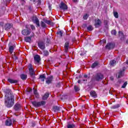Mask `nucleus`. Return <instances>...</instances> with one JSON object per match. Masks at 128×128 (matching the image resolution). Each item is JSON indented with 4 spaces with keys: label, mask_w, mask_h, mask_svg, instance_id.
<instances>
[{
    "label": "nucleus",
    "mask_w": 128,
    "mask_h": 128,
    "mask_svg": "<svg viewBox=\"0 0 128 128\" xmlns=\"http://www.w3.org/2000/svg\"><path fill=\"white\" fill-rule=\"evenodd\" d=\"M4 104L7 108H12L14 104V96L12 94L10 90L6 89L4 91Z\"/></svg>",
    "instance_id": "nucleus-1"
},
{
    "label": "nucleus",
    "mask_w": 128,
    "mask_h": 128,
    "mask_svg": "<svg viewBox=\"0 0 128 128\" xmlns=\"http://www.w3.org/2000/svg\"><path fill=\"white\" fill-rule=\"evenodd\" d=\"M32 104H33L34 106L40 107L41 106H44V104H46V102L41 101L40 102H36L34 101L32 102Z\"/></svg>",
    "instance_id": "nucleus-2"
},
{
    "label": "nucleus",
    "mask_w": 128,
    "mask_h": 128,
    "mask_svg": "<svg viewBox=\"0 0 128 128\" xmlns=\"http://www.w3.org/2000/svg\"><path fill=\"white\" fill-rule=\"evenodd\" d=\"M32 20L34 24H36V26H40V20H38V17H36V16H33Z\"/></svg>",
    "instance_id": "nucleus-3"
},
{
    "label": "nucleus",
    "mask_w": 128,
    "mask_h": 128,
    "mask_svg": "<svg viewBox=\"0 0 128 128\" xmlns=\"http://www.w3.org/2000/svg\"><path fill=\"white\" fill-rule=\"evenodd\" d=\"M60 10H68V6L66 4H64V2H61L59 6Z\"/></svg>",
    "instance_id": "nucleus-4"
},
{
    "label": "nucleus",
    "mask_w": 128,
    "mask_h": 128,
    "mask_svg": "<svg viewBox=\"0 0 128 128\" xmlns=\"http://www.w3.org/2000/svg\"><path fill=\"white\" fill-rule=\"evenodd\" d=\"M95 23L94 26L96 28H98L99 26H100V24H102V21L100 20L98 18L95 19Z\"/></svg>",
    "instance_id": "nucleus-5"
},
{
    "label": "nucleus",
    "mask_w": 128,
    "mask_h": 128,
    "mask_svg": "<svg viewBox=\"0 0 128 128\" xmlns=\"http://www.w3.org/2000/svg\"><path fill=\"white\" fill-rule=\"evenodd\" d=\"M28 68L30 76H34V70L32 65V64H29Z\"/></svg>",
    "instance_id": "nucleus-6"
},
{
    "label": "nucleus",
    "mask_w": 128,
    "mask_h": 128,
    "mask_svg": "<svg viewBox=\"0 0 128 128\" xmlns=\"http://www.w3.org/2000/svg\"><path fill=\"white\" fill-rule=\"evenodd\" d=\"M106 48H108V50H112L114 48V44H112V43H108L106 44Z\"/></svg>",
    "instance_id": "nucleus-7"
},
{
    "label": "nucleus",
    "mask_w": 128,
    "mask_h": 128,
    "mask_svg": "<svg viewBox=\"0 0 128 128\" xmlns=\"http://www.w3.org/2000/svg\"><path fill=\"white\" fill-rule=\"evenodd\" d=\"M30 34V30L26 29L22 31V34H24V36H28Z\"/></svg>",
    "instance_id": "nucleus-8"
},
{
    "label": "nucleus",
    "mask_w": 128,
    "mask_h": 128,
    "mask_svg": "<svg viewBox=\"0 0 128 128\" xmlns=\"http://www.w3.org/2000/svg\"><path fill=\"white\" fill-rule=\"evenodd\" d=\"M102 78H104V76L101 74H98L96 78V80H102Z\"/></svg>",
    "instance_id": "nucleus-9"
},
{
    "label": "nucleus",
    "mask_w": 128,
    "mask_h": 128,
    "mask_svg": "<svg viewBox=\"0 0 128 128\" xmlns=\"http://www.w3.org/2000/svg\"><path fill=\"white\" fill-rule=\"evenodd\" d=\"M52 80H54V76H51L49 78H48L46 80V82L48 84H52Z\"/></svg>",
    "instance_id": "nucleus-10"
},
{
    "label": "nucleus",
    "mask_w": 128,
    "mask_h": 128,
    "mask_svg": "<svg viewBox=\"0 0 128 128\" xmlns=\"http://www.w3.org/2000/svg\"><path fill=\"white\" fill-rule=\"evenodd\" d=\"M6 126H10L12 124V120L8 118L6 120L5 122Z\"/></svg>",
    "instance_id": "nucleus-11"
},
{
    "label": "nucleus",
    "mask_w": 128,
    "mask_h": 128,
    "mask_svg": "<svg viewBox=\"0 0 128 128\" xmlns=\"http://www.w3.org/2000/svg\"><path fill=\"white\" fill-rule=\"evenodd\" d=\"M12 28V25L10 24H6L4 26L6 30H8Z\"/></svg>",
    "instance_id": "nucleus-12"
},
{
    "label": "nucleus",
    "mask_w": 128,
    "mask_h": 128,
    "mask_svg": "<svg viewBox=\"0 0 128 128\" xmlns=\"http://www.w3.org/2000/svg\"><path fill=\"white\" fill-rule=\"evenodd\" d=\"M8 82H9L10 84H18V80H16L12 78H8Z\"/></svg>",
    "instance_id": "nucleus-13"
},
{
    "label": "nucleus",
    "mask_w": 128,
    "mask_h": 128,
    "mask_svg": "<svg viewBox=\"0 0 128 128\" xmlns=\"http://www.w3.org/2000/svg\"><path fill=\"white\" fill-rule=\"evenodd\" d=\"M70 46V43H69L68 42H66L65 43V45H64V48L65 52H67L68 50V46Z\"/></svg>",
    "instance_id": "nucleus-14"
},
{
    "label": "nucleus",
    "mask_w": 128,
    "mask_h": 128,
    "mask_svg": "<svg viewBox=\"0 0 128 128\" xmlns=\"http://www.w3.org/2000/svg\"><path fill=\"white\" fill-rule=\"evenodd\" d=\"M34 59L37 62H40V57L38 55H36L34 56Z\"/></svg>",
    "instance_id": "nucleus-15"
},
{
    "label": "nucleus",
    "mask_w": 128,
    "mask_h": 128,
    "mask_svg": "<svg viewBox=\"0 0 128 128\" xmlns=\"http://www.w3.org/2000/svg\"><path fill=\"white\" fill-rule=\"evenodd\" d=\"M14 108L16 110H18L20 108V104H16L14 106Z\"/></svg>",
    "instance_id": "nucleus-16"
},
{
    "label": "nucleus",
    "mask_w": 128,
    "mask_h": 128,
    "mask_svg": "<svg viewBox=\"0 0 128 128\" xmlns=\"http://www.w3.org/2000/svg\"><path fill=\"white\" fill-rule=\"evenodd\" d=\"M38 46L41 50H44V48H46L44 46V44L42 42L38 43Z\"/></svg>",
    "instance_id": "nucleus-17"
},
{
    "label": "nucleus",
    "mask_w": 128,
    "mask_h": 128,
    "mask_svg": "<svg viewBox=\"0 0 128 128\" xmlns=\"http://www.w3.org/2000/svg\"><path fill=\"white\" fill-rule=\"evenodd\" d=\"M14 46H10L9 48V52L10 54L14 52Z\"/></svg>",
    "instance_id": "nucleus-18"
},
{
    "label": "nucleus",
    "mask_w": 128,
    "mask_h": 128,
    "mask_svg": "<svg viewBox=\"0 0 128 128\" xmlns=\"http://www.w3.org/2000/svg\"><path fill=\"white\" fill-rule=\"evenodd\" d=\"M90 94L91 96H92L93 98H96V92L94 91H92L90 92Z\"/></svg>",
    "instance_id": "nucleus-19"
},
{
    "label": "nucleus",
    "mask_w": 128,
    "mask_h": 128,
    "mask_svg": "<svg viewBox=\"0 0 128 128\" xmlns=\"http://www.w3.org/2000/svg\"><path fill=\"white\" fill-rule=\"evenodd\" d=\"M40 78L42 82H44V80H46V75L44 74L42 75H40Z\"/></svg>",
    "instance_id": "nucleus-20"
},
{
    "label": "nucleus",
    "mask_w": 128,
    "mask_h": 128,
    "mask_svg": "<svg viewBox=\"0 0 128 128\" xmlns=\"http://www.w3.org/2000/svg\"><path fill=\"white\" fill-rule=\"evenodd\" d=\"M49 96H50V94L48 93L45 94L44 95L42 98V100H47Z\"/></svg>",
    "instance_id": "nucleus-21"
},
{
    "label": "nucleus",
    "mask_w": 128,
    "mask_h": 128,
    "mask_svg": "<svg viewBox=\"0 0 128 128\" xmlns=\"http://www.w3.org/2000/svg\"><path fill=\"white\" fill-rule=\"evenodd\" d=\"M43 20L44 22H46V24H52V22L50 20L44 19Z\"/></svg>",
    "instance_id": "nucleus-22"
},
{
    "label": "nucleus",
    "mask_w": 128,
    "mask_h": 128,
    "mask_svg": "<svg viewBox=\"0 0 128 128\" xmlns=\"http://www.w3.org/2000/svg\"><path fill=\"white\" fill-rule=\"evenodd\" d=\"M113 14L114 18H118V12L114 11Z\"/></svg>",
    "instance_id": "nucleus-23"
},
{
    "label": "nucleus",
    "mask_w": 128,
    "mask_h": 128,
    "mask_svg": "<svg viewBox=\"0 0 128 128\" xmlns=\"http://www.w3.org/2000/svg\"><path fill=\"white\" fill-rule=\"evenodd\" d=\"M116 64V60H112L110 62V64L112 66H115Z\"/></svg>",
    "instance_id": "nucleus-24"
},
{
    "label": "nucleus",
    "mask_w": 128,
    "mask_h": 128,
    "mask_svg": "<svg viewBox=\"0 0 128 128\" xmlns=\"http://www.w3.org/2000/svg\"><path fill=\"white\" fill-rule=\"evenodd\" d=\"M26 78H27V76L26 74H22L20 76V78H22V80H26Z\"/></svg>",
    "instance_id": "nucleus-25"
},
{
    "label": "nucleus",
    "mask_w": 128,
    "mask_h": 128,
    "mask_svg": "<svg viewBox=\"0 0 128 128\" xmlns=\"http://www.w3.org/2000/svg\"><path fill=\"white\" fill-rule=\"evenodd\" d=\"M118 34L120 38H124V33H122V32L119 31Z\"/></svg>",
    "instance_id": "nucleus-26"
},
{
    "label": "nucleus",
    "mask_w": 128,
    "mask_h": 128,
    "mask_svg": "<svg viewBox=\"0 0 128 128\" xmlns=\"http://www.w3.org/2000/svg\"><path fill=\"white\" fill-rule=\"evenodd\" d=\"M98 66V62H95L94 64H93L92 66V68H94L96 66Z\"/></svg>",
    "instance_id": "nucleus-27"
},
{
    "label": "nucleus",
    "mask_w": 128,
    "mask_h": 128,
    "mask_svg": "<svg viewBox=\"0 0 128 128\" xmlns=\"http://www.w3.org/2000/svg\"><path fill=\"white\" fill-rule=\"evenodd\" d=\"M74 124H68L66 128H74Z\"/></svg>",
    "instance_id": "nucleus-28"
},
{
    "label": "nucleus",
    "mask_w": 128,
    "mask_h": 128,
    "mask_svg": "<svg viewBox=\"0 0 128 128\" xmlns=\"http://www.w3.org/2000/svg\"><path fill=\"white\" fill-rule=\"evenodd\" d=\"M87 30H89L90 32H92V30H94V28H92V26H89L87 28Z\"/></svg>",
    "instance_id": "nucleus-29"
},
{
    "label": "nucleus",
    "mask_w": 128,
    "mask_h": 128,
    "mask_svg": "<svg viewBox=\"0 0 128 128\" xmlns=\"http://www.w3.org/2000/svg\"><path fill=\"white\" fill-rule=\"evenodd\" d=\"M25 40L26 42H30L31 39L30 37L28 36H26L25 38Z\"/></svg>",
    "instance_id": "nucleus-30"
},
{
    "label": "nucleus",
    "mask_w": 128,
    "mask_h": 128,
    "mask_svg": "<svg viewBox=\"0 0 128 128\" xmlns=\"http://www.w3.org/2000/svg\"><path fill=\"white\" fill-rule=\"evenodd\" d=\"M34 94H35V96H36V98H38V92H36V90H34Z\"/></svg>",
    "instance_id": "nucleus-31"
},
{
    "label": "nucleus",
    "mask_w": 128,
    "mask_h": 128,
    "mask_svg": "<svg viewBox=\"0 0 128 128\" xmlns=\"http://www.w3.org/2000/svg\"><path fill=\"white\" fill-rule=\"evenodd\" d=\"M40 26L42 27V28H46V23H44V22L42 21L41 23H40Z\"/></svg>",
    "instance_id": "nucleus-32"
},
{
    "label": "nucleus",
    "mask_w": 128,
    "mask_h": 128,
    "mask_svg": "<svg viewBox=\"0 0 128 128\" xmlns=\"http://www.w3.org/2000/svg\"><path fill=\"white\" fill-rule=\"evenodd\" d=\"M122 74H124V71H120L118 74V78H122Z\"/></svg>",
    "instance_id": "nucleus-33"
},
{
    "label": "nucleus",
    "mask_w": 128,
    "mask_h": 128,
    "mask_svg": "<svg viewBox=\"0 0 128 128\" xmlns=\"http://www.w3.org/2000/svg\"><path fill=\"white\" fill-rule=\"evenodd\" d=\"M126 84H128V82H125L122 86V88H124L126 86Z\"/></svg>",
    "instance_id": "nucleus-34"
},
{
    "label": "nucleus",
    "mask_w": 128,
    "mask_h": 128,
    "mask_svg": "<svg viewBox=\"0 0 128 128\" xmlns=\"http://www.w3.org/2000/svg\"><path fill=\"white\" fill-rule=\"evenodd\" d=\"M111 33H112V34H113L114 36H116V30H112Z\"/></svg>",
    "instance_id": "nucleus-35"
},
{
    "label": "nucleus",
    "mask_w": 128,
    "mask_h": 128,
    "mask_svg": "<svg viewBox=\"0 0 128 128\" xmlns=\"http://www.w3.org/2000/svg\"><path fill=\"white\" fill-rule=\"evenodd\" d=\"M74 90H75L76 92H78V90H80V88L76 86H74Z\"/></svg>",
    "instance_id": "nucleus-36"
},
{
    "label": "nucleus",
    "mask_w": 128,
    "mask_h": 128,
    "mask_svg": "<svg viewBox=\"0 0 128 128\" xmlns=\"http://www.w3.org/2000/svg\"><path fill=\"white\" fill-rule=\"evenodd\" d=\"M88 14H86L84 16L83 18L84 20H88Z\"/></svg>",
    "instance_id": "nucleus-37"
},
{
    "label": "nucleus",
    "mask_w": 128,
    "mask_h": 128,
    "mask_svg": "<svg viewBox=\"0 0 128 128\" xmlns=\"http://www.w3.org/2000/svg\"><path fill=\"white\" fill-rule=\"evenodd\" d=\"M58 36H62V31H60L58 32Z\"/></svg>",
    "instance_id": "nucleus-38"
},
{
    "label": "nucleus",
    "mask_w": 128,
    "mask_h": 128,
    "mask_svg": "<svg viewBox=\"0 0 128 128\" xmlns=\"http://www.w3.org/2000/svg\"><path fill=\"white\" fill-rule=\"evenodd\" d=\"M44 56H48V52L46 50L44 51Z\"/></svg>",
    "instance_id": "nucleus-39"
},
{
    "label": "nucleus",
    "mask_w": 128,
    "mask_h": 128,
    "mask_svg": "<svg viewBox=\"0 0 128 128\" xmlns=\"http://www.w3.org/2000/svg\"><path fill=\"white\" fill-rule=\"evenodd\" d=\"M30 28L32 30H36V27L34 25H30Z\"/></svg>",
    "instance_id": "nucleus-40"
},
{
    "label": "nucleus",
    "mask_w": 128,
    "mask_h": 128,
    "mask_svg": "<svg viewBox=\"0 0 128 128\" xmlns=\"http://www.w3.org/2000/svg\"><path fill=\"white\" fill-rule=\"evenodd\" d=\"M120 108V105L117 104L113 107V108Z\"/></svg>",
    "instance_id": "nucleus-41"
},
{
    "label": "nucleus",
    "mask_w": 128,
    "mask_h": 128,
    "mask_svg": "<svg viewBox=\"0 0 128 128\" xmlns=\"http://www.w3.org/2000/svg\"><path fill=\"white\" fill-rule=\"evenodd\" d=\"M54 108L56 110H58V106H54Z\"/></svg>",
    "instance_id": "nucleus-42"
},
{
    "label": "nucleus",
    "mask_w": 128,
    "mask_h": 128,
    "mask_svg": "<svg viewBox=\"0 0 128 128\" xmlns=\"http://www.w3.org/2000/svg\"><path fill=\"white\" fill-rule=\"evenodd\" d=\"M32 88H29V90H28V92H32Z\"/></svg>",
    "instance_id": "nucleus-43"
},
{
    "label": "nucleus",
    "mask_w": 128,
    "mask_h": 128,
    "mask_svg": "<svg viewBox=\"0 0 128 128\" xmlns=\"http://www.w3.org/2000/svg\"><path fill=\"white\" fill-rule=\"evenodd\" d=\"M102 42H106V40H102Z\"/></svg>",
    "instance_id": "nucleus-44"
},
{
    "label": "nucleus",
    "mask_w": 128,
    "mask_h": 128,
    "mask_svg": "<svg viewBox=\"0 0 128 128\" xmlns=\"http://www.w3.org/2000/svg\"><path fill=\"white\" fill-rule=\"evenodd\" d=\"M74 2H77L78 0H72Z\"/></svg>",
    "instance_id": "nucleus-45"
},
{
    "label": "nucleus",
    "mask_w": 128,
    "mask_h": 128,
    "mask_svg": "<svg viewBox=\"0 0 128 128\" xmlns=\"http://www.w3.org/2000/svg\"><path fill=\"white\" fill-rule=\"evenodd\" d=\"M4 26V24L2 22H0V26Z\"/></svg>",
    "instance_id": "nucleus-46"
},
{
    "label": "nucleus",
    "mask_w": 128,
    "mask_h": 128,
    "mask_svg": "<svg viewBox=\"0 0 128 128\" xmlns=\"http://www.w3.org/2000/svg\"><path fill=\"white\" fill-rule=\"evenodd\" d=\"M84 78H88V75H84Z\"/></svg>",
    "instance_id": "nucleus-47"
},
{
    "label": "nucleus",
    "mask_w": 128,
    "mask_h": 128,
    "mask_svg": "<svg viewBox=\"0 0 128 128\" xmlns=\"http://www.w3.org/2000/svg\"><path fill=\"white\" fill-rule=\"evenodd\" d=\"M78 84H80V80H78Z\"/></svg>",
    "instance_id": "nucleus-48"
},
{
    "label": "nucleus",
    "mask_w": 128,
    "mask_h": 128,
    "mask_svg": "<svg viewBox=\"0 0 128 128\" xmlns=\"http://www.w3.org/2000/svg\"><path fill=\"white\" fill-rule=\"evenodd\" d=\"M110 80H114V78H113L112 77H111V78H110Z\"/></svg>",
    "instance_id": "nucleus-49"
},
{
    "label": "nucleus",
    "mask_w": 128,
    "mask_h": 128,
    "mask_svg": "<svg viewBox=\"0 0 128 128\" xmlns=\"http://www.w3.org/2000/svg\"><path fill=\"white\" fill-rule=\"evenodd\" d=\"M126 44H128V40L126 42Z\"/></svg>",
    "instance_id": "nucleus-50"
},
{
    "label": "nucleus",
    "mask_w": 128,
    "mask_h": 128,
    "mask_svg": "<svg viewBox=\"0 0 128 128\" xmlns=\"http://www.w3.org/2000/svg\"><path fill=\"white\" fill-rule=\"evenodd\" d=\"M32 0V2H36V0Z\"/></svg>",
    "instance_id": "nucleus-51"
},
{
    "label": "nucleus",
    "mask_w": 128,
    "mask_h": 128,
    "mask_svg": "<svg viewBox=\"0 0 128 128\" xmlns=\"http://www.w3.org/2000/svg\"><path fill=\"white\" fill-rule=\"evenodd\" d=\"M84 80V82H85L86 81V80Z\"/></svg>",
    "instance_id": "nucleus-52"
}]
</instances>
